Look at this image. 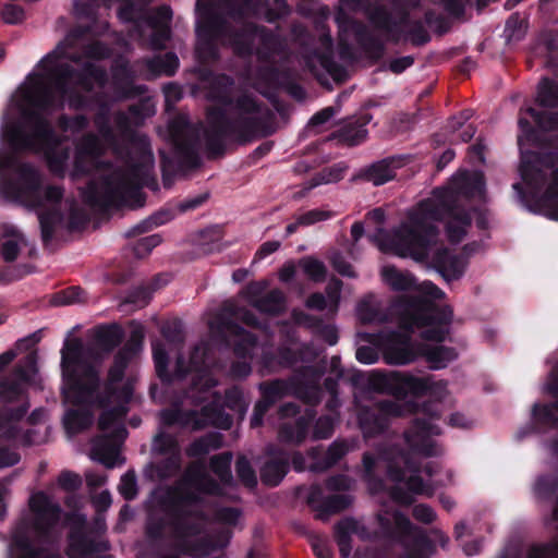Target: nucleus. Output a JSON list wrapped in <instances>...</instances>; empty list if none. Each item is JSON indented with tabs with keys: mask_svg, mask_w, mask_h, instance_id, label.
Returning <instances> with one entry per match:
<instances>
[{
	"mask_svg": "<svg viewBox=\"0 0 558 558\" xmlns=\"http://www.w3.org/2000/svg\"><path fill=\"white\" fill-rule=\"evenodd\" d=\"M104 5L105 0H74L77 24L39 61L41 71L33 74L32 86L24 95L29 109L23 111V117L31 131L12 125L3 134L14 153H43L49 171L59 178L65 174L70 148L61 146L46 114L63 109L66 101L70 107L82 108L86 102L83 92H92L95 85L105 87V70L94 62L105 59V43L95 40L105 32L98 16Z\"/></svg>",
	"mask_w": 558,
	"mask_h": 558,
	"instance_id": "1",
	"label": "nucleus"
},
{
	"mask_svg": "<svg viewBox=\"0 0 558 558\" xmlns=\"http://www.w3.org/2000/svg\"><path fill=\"white\" fill-rule=\"evenodd\" d=\"M61 393L71 405L62 417L65 433L77 435L89 428L98 412V434L90 440L89 458L105 465V384L100 369L105 360V323L87 330L85 338H66L61 348Z\"/></svg>",
	"mask_w": 558,
	"mask_h": 558,
	"instance_id": "2",
	"label": "nucleus"
},
{
	"mask_svg": "<svg viewBox=\"0 0 558 558\" xmlns=\"http://www.w3.org/2000/svg\"><path fill=\"white\" fill-rule=\"evenodd\" d=\"M369 385L376 391L390 395L398 401L384 400L359 409L357 421L364 437L369 438L383 434L389 425L390 417L421 412L427 418H414L403 433L404 441L415 454L423 457L437 456L436 442L432 439V436L440 435L441 430L438 425L430 421L440 417L439 404L423 402L420 405L414 401L400 402L409 395L423 397L429 393L433 386L430 380L402 372L374 373L369 378Z\"/></svg>",
	"mask_w": 558,
	"mask_h": 558,
	"instance_id": "3",
	"label": "nucleus"
},
{
	"mask_svg": "<svg viewBox=\"0 0 558 558\" xmlns=\"http://www.w3.org/2000/svg\"><path fill=\"white\" fill-rule=\"evenodd\" d=\"M229 75L215 76L207 98L215 102L207 108L205 146L211 159L226 154L227 142L241 146L271 136L277 131L275 113L255 95L243 92L233 96Z\"/></svg>",
	"mask_w": 558,
	"mask_h": 558,
	"instance_id": "4",
	"label": "nucleus"
},
{
	"mask_svg": "<svg viewBox=\"0 0 558 558\" xmlns=\"http://www.w3.org/2000/svg\"><path fill=\"white\" fill-rule=\"evenodd\" d=\"M446 220V232L451 243H460L472 223L470 213L463 206L454 205L450 192H442L440 201L423 199L408 216V221L396 228L393 234L379 229L389 246L400 257H411L416 262L428 259L430 251L438 242L439 229L435 222Z\"/></svg>",
	"mask_w": 558,
	"mask_h": 558,
	"instance_id": "5",
	"label": "nucleus"
},
{
	"mask_svg": "<svg viewBox=\"0 0 558 558\" xmlns=\"http://www.w3.org/2000/svg\"><path fill=\"white\" fill-rule=\"evenodd\" d=\"M400 330L365 333V340L375 344L389 365H405L421 356V344L412 339L416 328H424L421 337L427 341L442 342L450 331L453 313L439 308L423 298L399 296L393 304Z\"/></svg>",
	"mask_w": 558,
	"mask_h": 558,
	"instance_id": "6",
	"label": "nucleus"
},
{
	"mask_svg": "<svg viewBox=\"0 0 558 558\" xmlns=\"http://www.w3.org/2000/svg\"><path fill=\"white\" fill-rule=\"evenodd\" d=\"M125 136L131 144L125 153H114L124 163L117 186L112 190L109 171L112 169V162L107 160V220L113 205V198L118 204L130 209H137L145 205L146 194L143 187L151 191L158 190V181L154 173L155 157L153 149H149L145 138H138L125 125L124 118L121 121Z\"/></svg>",
	"mask_w": 558,
	"mask_h": 558,
	"instance_id": "7",
	"label": "nucleus"
},
{
	"mask_svg": "<svg viewBox=\"0 0 558 558\" xmlns=\"http://www.w3.org/2000/svg\"><path fill=\"white\" fill-rule=\"evenodd\" d=\"M520 134L518 145L521 151L520 175L527 190L519 182L512 185L518 193L520 202L532 213H538L542 207L551 205L558 201V184L550 180L544 190L548 173L547 169L558 165L557 150H525L524 145H537L541 142V133L523 117L518 121Z\"/></svg>",
	"mask_w": 558,
	"mask_h": 558,
	"instance_id": "8",
	"label": "nucleus"
},
{
	"mask_svg": "<svg viewBox=\"0 0 558 558\" xmlns=\"http://www.w3.org/2000/svg\"><path fill=\"white\" fill-rule=\"evenodd\" d=\"M36 372L37 354L29 352L0 380V438L4 441H15L22 433L20 423L31 407L24 385Z\"/></svg>",
	"mask_w": 558,
	"mask_h": 558,
	"instance_id": "9",
	"label": "nucleus"
},
{
	"mask_svg": "<svg viewBox=\"0 0 558 558\" xmlns=\"http://www.w3.org/2000/svg\"><path fill=\"white\" fill-rule=\"evenodd\" d=\"M131 327L128 340L116 353L112 365L107 369V428L112 418L126 416L129 403L134 393L132 377H129L121 387L114 386L123 379L125 369L144 348L145 331L143 326L133 320Z\"/></svg>",
	"mask_w": 558,
	"mask_h": 558,
	"instance_id": "10",
	"label": "nucleus"
},
{
	"mask_svg": "<svg viewBox=\"0 0 558 558\" xmlns=\"http://www.w3.org/2000/svg\"><path fill=\"white\" fill-rule=\"evenodd\" d=\"M13 170L14 177L4 178L2 192L13 199L25 201L34 207L45 203L60 204L64 190L60 185L43 187L41 175L32 165L19 163L13 153L0 154V171Z\"/></svg>",
	"mask_w": 558,
	"mask_h": 558,
	"instance_id": "11",
	"label": "nucleus"
},
{
	"mask_svg": "<svg viewBox=\"0 0 558 558\" xmlns=\"http://www.w3.org/2000/svg\"><path fill=\"white\" fill-rule=\"evenodd\" d=\"M105 146L94 134H87L78 142L74 155L72 177L86 175L97 170V175L90 178L84 187L80 189L82 202L94 214L105 215V161L101 156Z\"/></svg>",
	"mask_w": 558,
	"mask_h": 558,
	"instance_id": "12",
	"label": "nucleus"
},
{
	"mask_svg": "<svg viewBox=\"0 0 558 558\" xmlns=\"http://www.w3.org/2000/svg\"><path fill=\"white\" fill-rule=\"evenodd\" d=\"M201 502L197 493L181 487H168L157 498L160 510L170 517V527L173 537L177 539L175 547L181 553L190 550L189 537L196 536L202 532V525L191 519H204L202 510H193L190 507Z\"/></svg>",
	"mask_w": 558,
	"mask_h": 558,
	"instance_id": "13",
	"label": "nucleus"
},
{
	"mask_svg": "<svg viewBox=\"0 0 558 558\" xmlns=\"http://www.w3.org/2000/svg\"><path fill=\"white\" fill-rule=\"evenodd\" d=\"M169 135L173 145L174 157L160 151V167L163 186L169 189L177 174L197 169L202 165L198 153L199 131L184 119H174L169 124Z\"/></svg>",
	"mask_w": 558,
	"mask_h": 558,
	"instance_id": "14",
	"label": "nucleus"
},
{
	"mask_svg": "<svg viewBox=\"0 0 558 558\" xmlns=\"http://www.w3.org/2000/svg\"><path fill=\"white\" fill-rule=\"evenodd\" d=\"M108 112L109 106L107 105V150H112L113 153H125V150H131V144L125 136L126 132H124V129L121 126L123 118L128 129L133 132L136 137L145 138L149 149H151L149 137L145 134H140L135 130V126L142 125L147 118L155 114V105L150 97H141L137 102L129 106L128 112H119L116 116L114 122L118 135L114 134L110 125Z\"/></svg>",
	"mask_w": 558,
	"mask_h": 558,
	"instance_id": "15",
	"label": "nucleus"
},
{
	"mask_svg": "<svg viewBox=\"0 0 558 558\" xmlns=\"http://www.w3.org/2000/svg\"><path fill=\"white\" fill-rule=\"evenodd\" d=\"M420 464L405 451H401L399 461L391 460L387 464V475L396 483H404L413 495H426L430 497L433 489L418 475Z\"/></svg>",
	"mask_w": 558,
	"mask_h": 558,
	"instance_id": "16",
	"label": "nucleus"
},
{
	"mask_svg": "<svg viewBox=\"0 0 558 558\" xmlns=\"http://www.w3.org/2000/svg\"><path fill=\"white\" fill-rule=\"evenodd\" d=\"M336 22L340 31L353 32L357 45L368 58L378 61L384 57L386 51L385 43L371 32L364 23L354 20L342 12L336 15Z\"/></svg>",
	"mask_w": 558,
	"mask_h": 558,
	"instance_id": "17",
	"label": "nucleus"
},
{
	"mask_svg": "<svg viewBox=\"0 0 558 558\" xmlns=\"http://www.w3.org/2000/svg\"><path fill=\"white\" fill-rule=\"evenodd\" d=\"M485 190V177L481 171H474L472 173L462 171L456 174L447 187L435 189L433 192L432 201H440L442 192H450L454 197V205L461 206L459 203V196L473 197L477 194L483 193Z\"/></svg>",
	"mask_w": 558,
	"mask_h": 558,
	"instance_id": "18",
	"label": "nucleus"
},
{
	"mask_svg": "<svg viewBox=\"0 0 558 558\" xmlns=\"http://www.w3.org/2000/svg\"><path fill=\"white\" fill-rule=\"evenodd\" d=\"M265 462L259 469L260 481L268 487H277L290 471V453L269 445L265 450Z\"/></svg>",
	"mask_w": 558,
	"mask_h": 558,
	"instance_id": "19",
	"label": "nucleus"
},
{
	"mask_svg": "<svg viewBox=\"0 0 558 558\" xmlns=\"http://www.w3.org/2000/svg\"><path fill=\"white\" fill-rule=\"evenodd\" d=\"M258 29L259 25L253 22H245L239 27L230 24L223 41L232 49L235 56L251 58L255 53V40Z\"/></svg>",
	"mask_w": 558,
	"mask_h": 558,
	"instance_id": "20",
	"label": "nucleus"
},
{
	"mask_svg": "<svg viewBox=\"0 0 558 558\" xmlns=\"http://www.w3.org/2000/svg\"><path fill=\"white\" fill-rule=\"evenodd\" d=\"M29 507L35 513V530L40 535H48L60 520L61 507L53 504L43 492L31 498Z\"/></svg>",
	"mask_w": 558,
	"mask_h": 558,
	"instance_id": "21",
	"label": "nucleus"
},
{
	"mask_svg": "<svg viewBox=\"0 0 558 558\" xmlns=\"http://www.w3.org/2000/svg\"><path fill=\"white\" fill-rule=\"evenodd\" d=\"M348 9L363 12L377 31L392 33L396 27L393 15L384 4H374L371 0H340Z\"/></svg>",
	"mask_w": 558,
	"mask_h": 558,
	"instance_id": "22",
	"label": "nucleus"
},
{
	"mask_svg": "<svg viewBox=\"0 0 558 558\" xmlns=\"http://www.w3.org/2000/svg\"><path fill=\"white\" fill-rule=\"evenodd\" d=\"M348 9L363 12L377 31L392 33L396 27L393 15L384 4H374L371 0H340Z\"/></svg>",
	"mask_w": 558,
	"mask_h": 558,
	"instance_id": "23",
	"label": "nucleus"
},
{
	"mask_svg": "<svg viewBox=\"0 0 558 558\" xmlns=\"http://www.w3.org/2000/svg\"><path fill=\"white\" fill-rule=\"evenodd\" d=\"M81 524L71 529L66 555L70 558H94L105 549V543L96 542L85 529V518L80 517Z\"/></svg>",
	"mask_w": 558,
	"mask_h": 558,
	"instance_id": "24",
	"label": "nucleus"
},
{
	"mask_svg": "<svg viewBox=\"0 0 558 558\" xmlns=\"http://www.w3.org/2000/svg\"><path fill=\"white\" fill-rule=\"evenodd\" d=\"M351 502V496L345 494H336L323 498V490L319 486H312L307 496V504L317 512L316 518L319 520L348 509Z\"/></svg>",
	"mask_w": 558,
	"mask_h": 558,
	"instance_id": "25",
	"label": "nucleus"
},
{
	"mask_svg": "<svg viewBox=\"0 0 558 558\" xmlns=\"http://www.w3.org/2000/svg\"><path fill=\"white\" fill-rule=\"evenodd\" d=\"M371 113H362L345 120L342 125L332 132L331 137L347 146H357L367 138L368 131L366 125L371 122Z\"/></svg>",
	"mask_w": 558,
	"mask_h": 558,
	"instance_id": "26",
	"label": "nucleus"
},
{
	"mask_svg": "<svg viewBox=\"0 0 558 558\" xmlns=\"http://www.w3.org/2000/svg\"><path fill=\"white\" fill-rule=\"evenodd\" d=\"M403 165L402 157L390 156L363 168L359 177L379 186L393 180L396 178V170L400 169Z\"/></svg>",
	"mask_w": 558,
	"mask_h": 558,
	"instance_id": "27",
	"label": "nucleus"
},
{
	"mask_svg": "<svg viewBox=\"0 0 558 558\" xmlns=\"http://www.w3.org/2000/svg\"><path fill=\"white\" fill-rule=\"evenodd\" d=\"M135 75L128 62H121L112 68L114 90L121 99H134L147 92L146 85H136Z\"/></svg>",
	"mask_w": 558,
	"mask_h": 558,
	"instance_id": "28",
	"label": "nucleus"
},
{
	"mask_svg": "<svg viewBox=\"0 0 558 558\" xmlns=\"http://www.w3.org/2000/svg\"><path fill=\"white\" fill-rule=\"evenodd\" d=\"M230 23L220 13L205 4L196 24V37L225 39Z\"/></svg>",
	"mask_w": 558,
	"mask_h": 558,
	"instance_id": "29",
	"label": "nucleus"
},
{
	"mask_svg": "<svg viewBox=\"0 0 558 558\" xmlns=\"http://www.w3.org/2000/svg\"><path fill=\"white\" fill-rule=\"evenodd\" d=\"M194 421L195 430L204 429L208 425L229 429L233 423L232 416L226 413L223 404L215 401L205 404Z\"/></svg>",
	"mask_w": 558,
	"mask_h": 558,
	"instance_id": "30",
	"label": "nucleus"
},
{
	"mask_svg": "<svg viewBox=\"0 0 558 558\" xmlns=\"http://www.w3.org/2000/svg\"><path fill=\"white\" fill-rule=\"evenodd\" d=\"M434 268L448 280H458L464 274V266L459 256L452 254L448 248H437L432 257Z\"/></svg>",
	"mask_w": 558,
	"mask_h": 558,
	"instance_id": "31",
	"label": "nucleus"
},
{
	"mask_svg": "<svg viewBox=\"0 0 558 558\" xmlns=\"http://www.w3.org/2000/svg\"><path fill=\"white\" fill-rule=\"evenodd\" d=\"M220 324L226 331L236 338L233 343L234 355L240 359L250 356L251 350L257 343V337L230 318H222Z\"/></svg>",
	"mask_w": 558,
	"mask_h": 558,
	"instance_id": "32",
	"label": "nucleus"
},
{
	"mask_svg": "<svg viewBox=\"0 0 558 558\" xmlns=\"http://www.w3.org/2000/svg\"><path fill=\"white\" fill-rule=\"evenodd\" d=\"M314 421L313 411H306L304 415L296 417L294 423L282 424L279 429L280 439L288 444L300 445L307 435Z\"/></svg>",
	"mask_w": 558,
	"mask_h": 558,
	"instance_id": "33",
	"label": "nucleus"
},
{
	"mask_svg": "<svg viewBox=\"0 0 558 558\" xmlns=\"http://www.w3.org/2000/svg\"><path fill=\"white\" fill-rule=\"evenodd\" d=\"M380 527L391 537L398 536L401 538L411 537L417 533V531H423L422 529L413 525L410 519L401 511H396L392 515V521L386 517H378Z\"/></svg>",
	"mask_w": 558,
	"mask_h": 558,
	"instance_id": "34",
	"label": "nucleus"
},
{
	"mask_svg": "<svg viewBox=\"0 0 558 558\" xmlns=\"http://www.w3.org/2000/svg\"><path fill=\"white\" fill-rule=\"evenodd\" d=\"M153 300L151 289L144 281L128 288L120 295L119 308L126 312H135L146 307Z\"/></svg>",
	"mask_w": 558,
	"mask_h": 558,
	"instance_id": "35",
	"label": "nucleus"
},
{
	"mask_svg": "<svg viewBox=\"0 0 558 558\" xmlns=\"http://www.w3.org/2000/svg\"><path fill=\"white\" fill-rule=\"evenodd\" d=\"M393 8L399 13V19H395L396 27L392 33H386L387 39L397 44L400 39V26L409 28L415 21L411 17V11L420 8L421 0H390Z\"/></svg>",
	"mask_w": 558,
	"mask_h": 558,
	"instance_id": "36",
	"label": "nucleus"
},
{
	"mask_svg": "<svg viewBox=\"0 0 558 558\" xmlns=\"http://www.w3.org/2000/svg\"><path fill=\"white\" fill-rule=\"evenodd\" d=\"M181 466L180 454H171L158 462H150L145 475L151 481H165L174 476Z\"/></svg>",
	"mask_w": 558,
	"mask_h": 558,
	"instance_id": "37",
	"label": "nucleus"
},
{
	"mask_svg": "<svg viewBox=\"0 0 558 558\" xmlns=\"http://www.w3.org/2000/svg\"><path fill=\"white\" fill-rule=\"evenodd\" d=\"M421 356L426 359L432 369H441L445 368L450 362L456 360L458 353L456 349L451 347H428L421 344Z\"/></svg>",
	"mask_w": 558,
	"mask_h": 558,
	"instance_id": "38",
	"label": "nucleus"
},
{
	"mask_svg": "<svg viewBox=\"0 0 558 558\" xmlns=\"http://www.w3.org/2000/svg\"><path fill=\"white\" fill-rule=\"evenodd\" d=\"M251 305L263 314L280 315L286 307V296L279 289H272L262 298H255Z\"/></svg>",
	"mask_w": 558,
	"mask_h": 558,
	"instance_id": "39",
	"label": "nucleus"
},
{
	"mask_svg": "<svg viewBox=\"0 0 558 558\" xmlns=\"http://www.w3.org/2000/svg\"><path fill=\"white\" fill-rule=\"evenodd\" d=\"M293 318L298 324H304L308 327L317 328L320 337L329 345H335L338 342L339 336L337 328L332 325H325L320 318L296 311L293 312Z\"/></svg>",
	"mask_w": 558,
	"mask_h": 558,
	"instance_id": "40",
	"label": "nucleus"
},
{
	"mask_svg": "<svg viewBox=\"0 0 558 558\" xmlns=\"http://www.w3.org/2000/svg\"><path fill=\"white\" fill-rule=\"evenodd\" d=\"M232 458L231 451H225L213 456L209 461L211 472L218 477L219 482L227 487H233L235 485L231 471Z\"/></svg>",
	"mask_w": 558,
	"mask_h": 558,
	"instance_id": "41",
	"label": "nucleus"
},
{
	"mask_svg": "<svg viewBox=\"0 0 558 558\" xmlns=\"http://www.w3.org/2000/svg\"><path fill=\"white\" fill-rule=\"evenodd\" d=\"M349 446L345 440H335L324 456L311 465L314 472L326 471L336 465L347 453Z\"/></svg>",
	"mask_w": 558,
	"mask_h": 558,
	"instance_id": "42",
	"label": "nucleus"
},
{
	"mask_svg": "<svg viewBox=\"0 0 558 558\" xmlns=\"http://www.w3.org/2000/svg\"><path fill=\"white\" fill-rule=\"evenodd\" d=\"M291 388L292 381L281 378L263 381L258 387L260 398L271 405H275V403L288 396Z\"/></svg>",
	"mask_w": 558,
	"mask_h": 558,
	"instance_id": "43",
	"label": "nucleus"
},
{
	"mask_svg": "<svg viewBox=\"0 0 558 558\" xmlns=\"http://www.w3.org/2000/svg\"><path fill=\"white\" fill-rule=\"evenodd\" d=\"M356 521L351 518L343 519L335 525V538L339 547L341 558H349L351 555V535L356 532Z\"/></svg>",
	"mask_w": 558,
	"mask_h": 558,
	"instance_id": "44",
	"label": "nucleus"
},
{
	"mask_svg": "<svg viewBox=\"0 0 558 558\" xmlns=\"http://www.w3.org/2000/svg\"><path fill=\"white\" fill-rule=\"evenodd\" d=\"M348 166L344 162H338L330 167L323 168L314 174L304 186L305 191H311L322 184L336 183L344 178Z\"/></svg>",
	"mask_w": 558,
	"mask_h": 558,
	"instance_id": "45",
	"label": "nucleus"
},
{
	"mask_svg": "<svg viewBox=\"0 0 558 558\" xmlns=\"http://www.w3.org/2000/svg\"><path fill=\"white\" fill-rule=\"evenodd\" d=\"M404 547L405 551L400 558H429L435 548L433 541L424 531H417Z\"/></svg>",
	"mask_w": 558,
	"mask_h": 558,
	"instance_id": "46",
	"label": "nucleus"
},
{
	"mask_svg": "<svg viewBox=\"0 0 558 558\" xmlns=\"http://www.w3.org/2000/svg\"><path fill=\"white\" fill-rule=\"evenodd\" d=\"M167 526H170V517L154 510L148 511L145 523V535L149 542L156 543L162 541Z\"/></svg>",
	"mask_w": 558,
	"mask_h": 558,
	"instance_id": "47",
	"label": "nucleus"
},
{
	"mask_svg": "<svg viewBox=\"0 0 558 558\" xmlns=\"http://www.w3.org/2000/svg\"><path fill=\"white\" fill-rule=\"evenodd\" d=\"M270 75L275 78L284 90L293 98L302 100L305 97V90L299 84L289 69H277L270 70Z\"/></svg>",
	"mask_w": 558,
	"mask_h": 558,
	"instance_id": "48",
	"label": "nucleus"
},
{
	"mask_svg": "<svg viewBox=\"0 0 558 558\" xmlns=\"http://www.w3.org/2000/svg\"><path fill=\"white\" fill-rule=\"evenodd\" d=\"M85 478L89 494L92 495L93 504L97 511V523L100 524L105 513V490L98 494L95 493L105 484V476L98 475L94 472H86Z\"/></svg>",
	"mask_w": 558,
	"mask_h": 558,
	"instance_id": "49",
	"label": "nucleus"
},
{
	"mask_svg": "<svg viewBox=\"0 0 558 558\" xmlns=\"http://www.w3.org/2000/svg\"><path fill=\"white\" fill-rule=\"evenodd\" d=\"M558 490V477L554 474H542L536 477L533 493L538 501H550Z\"/></svg>",
	"mask_w": 558,
	"mask_h": 558,
	"instance_id": "50",
	"label": "nucleus"
},
{
	"mask_svg": "<svg viewBox=\"0 0 558 558\" xmlns=\"http://www.w3.org/2000/svg\"><path fill=\"white\" fill-rule=\"evenodd\" d=\"M384 278L395 291H410L416 288L415 278L409 272H402L396 267H386Z\"/></svg>",
	"mask_w": 558,
	"mask_h": 558,
	"instance_id": "51",
	"label": "nucleus"
},
{
	"mask_svg": "<svg viewBox=\"0 0 558 558\" xmlns=\"http://www.w3.org/2000/svg\"><path fill=\"white\" fill-rule=\"evenodd\" d=\"M536 101L543 108H558V84L544 77L538 84Z\"/></svg>",
	"mask_w": 558,
	"mask_h": 558,
	"instance_id": "52",
	"label": "nucleus"
},
{
	"mask_svg": "<svg viewBox=\"0 0 558 558\" xmlns=\"http://www.w3.org/2000/svg\"><path fill=\"white\" fill-rule=\"evenodd\" d=\"M262 48L257 51L258 58L268 60L272 54L280 50L281 43L279 37L267 27L259 25L258 35Z\"/></svg>",
	"mask_w": 558,
	"mask_h": 558,
	"instance_id": "53",
	"label": "nucleus"
},
{
	"mask_svg": "<svg viewBox=\"0 0 558 558\" xmlns=\"http://www.w3.org/2000/svg\"><path fill=\"white\" fill-rule=\"evenodd\" d=\"M219 39L197 37L195 53L202 64L217 62L220 59Z\"/></svg>",
	"mask_w": 558,
	"mask_h": 558,
	"instance_id": "54",
	"label": "nucleus"
},
{
	"mask_svg": "<svg viewBox=\"0 0 558 558\" xmlns=\"http://www.w3.org/2000/svg\"><path fill=\"white\" fill-rule=\"evenodd\" d=\"M198 416V412L195 410L182 411L166 409L160 413L161 422L166 426L183 425L192 426L194 429V420Z\"/></svg>",
	"mask_w": 558,
	"mask_h": 558,
	"instance_id": "55",
	"label": "nucleus"
},
{
	"mask_svg": "<svg viewBox=\"0 0 558 558\" xmlns=\"http://www.w3.org/2000/svg\"><path fill=\"white\" fill-rule=\"evenodd\" d=\"M235 473L239 481L247 488L253 489L258 481L256 472L246 456L240 454L235 460Z\"/></svg>",
	"mask_w": 558,
	"mask_h": 558,
	"instance_id": "56",
	"label": "nucleus"
},
{
	"mask_svg": "<svg viewBox=\"0 0 558 558\" xmlns=\"http://www.w3.org/2000/svg\"><path fill=\"white\" fill-rule=\"evenodd\" d=\"M147 65L153 72L172 76L179 68V58L173 52H167L163 57H156L148 60Z\"/></svg>",
	"mask_w": 558,
	"mask_h": 558,
	"instance_id": "57",
	"label": "nucleus"
},
{
	"mask_svg": "<svg viewBox=\"0 0 558 558\" xmlns=\"http://www.w3.org/2000/svg\"><path fill=\"white\" fill-rule=\"evenodd\" d=\"M300 266L305 276L314 282H323L327 277V268L325 264L312 256L300 259Z\"/></svg>",
	"mask_w": 558,
	"mask_h": 558,
	"instance_id": "58",
	"label": "nucleus"
},
{
	"mask_svg": "<svg viewBox=\"0 0 558 558\" xmlns=\"http://www.w3.org/2000/svg\"><path fill=\"white\" fill-rule=\"evenodd\" d=\"M153 359L155 363L156 374L162 383L171 384L172 375L168 369L169 355L166 349L161 345L153 347Z\"/></svg>",
	"mask_w": 558,
	"mask_h": 558,
	"instance_id": "59",
	"label": "nucleus"
},
{
	"mask_svg": "<svg viewBox=\"0 0 558 558\" xmlns=\"http://www.w3.org/2000/svg\"><path fill=\"white\" fill-rule=\"evenodd\" d=\"M153 451L162 456L180 454L177 439L165 432H159L153 440Z\"/></svg>",
	"mask_w": 558,
	"mask_h": 558,
	"instance_id": "60",
	"label": "nucleus"
},
{
	"mask_svg": "<svg viewBox=\"0 0 558 558\" xmlns=\"http://www.w3.org/2000/svg\"><path fill=\"white\" fill-rule=\"evenodd\" d=\"M222 404L225 408H228L240 415H243L247 409L243 391L238 386H232L226 389Z\"/></svg>",
	"mask_w": 558,
	"mask_h": 558,
	"instance_id": "61",
	"label": "nucleus"
},
{
	"mask_svg": "<svg viewBox=\"0 0 558 558\" xmlns=\"http://www.w3.org/2000/svg\"><path fill=\"white\" fill-rule=\"evenodd\" d=\"M362 462L365 478L368 482L369 488L373 492H380L384 488L385 484L384 481L375 474V469L377 464L376 457L371 452H365L363 454Z\"/></svg>",
	"mask_w": 558,
	"mask_h": 558,
	"instance_id": "62",
	"label": "nucleus"
},
{
	"mask_svg": "<svg viewBox=\"0 0 558 558\" xmlns=\"http://www.w3.org/2000/svg\"><path fill=\"white\" fill-rule=\"evenodd\" d=\"M38 218L41 240L47 245L53 238L56 225L60 220V214L57 210H46L40 213Z\"/></svg>",
	"mask_w": 558,
	"mask_h": 558,
	"instance_id": "63",
	"label": "nucleus"
},
{
	"mask_svg": "<svg viewBox=\"0 0 558 558\" xmlns=\"http://www.w3.org/2000/svg\"><path fill=\"white\" fill-rule=\"evenodd\" d=\"M312 54L319 62L320 66L331 76L336 77L343 72V68L335 60L333 49H314Z\"/></svg>",
	"mask_w": 558,
	"mask_h": 558,
	"instance_id": "64",
	"label": "nucleus"
}]
</instances>
